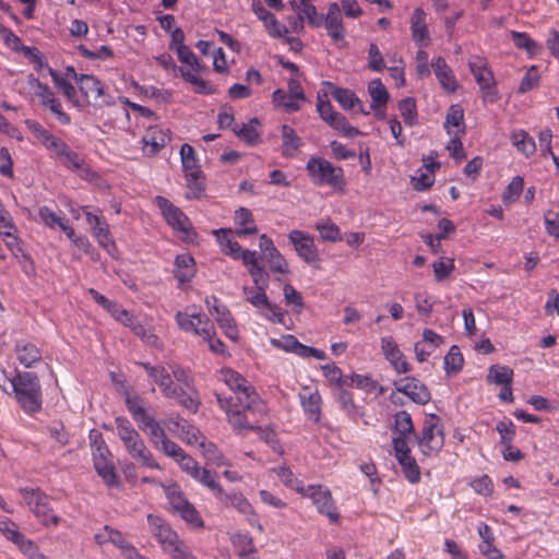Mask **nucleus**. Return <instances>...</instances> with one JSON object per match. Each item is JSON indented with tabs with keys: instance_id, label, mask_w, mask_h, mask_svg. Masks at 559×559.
Returning <instances> with one entry per match:
<instances>
[{
	"instance_id": "10",
	"label": "nucleus",
	"mask_w": 559,
	"mask_h": 559,
	"mask_svg": "<svg viewBox=\"0 0 559 559\" xmlns=\"http://www.w3.org/2000/svg\"><path fill=\"white\" fill-rule=\"evenodd\" d=\"M19 493L22 496L29 511L46 527H57L61 523V518L53 513L49 503V497L40 488L20 487Z\"/></svg>"
},
{
	"instance_id": "25",
	"label": "nucleus",
	"mask_w": 559,
	"mask_h": 559,
	"mask_svg": "<svg viewBox=\"0 0 559 559\" xmlns=\"http://www.w3.org/2000/svg\"><path fill=\"white\" fill-rule=\"evenodd\" d=\"M124 447L129 455L142 466L152 469H160V465L155 460L152 452L147 449L140 435L134 437V439L131 441L124 443Z\"/></svg>"
},
{
	"instance_id": "8",
	"label": "nucleus",
	"mask_w": 559,
	"mask_h": 559,
	"mask_svg": "<svg viewBox=\"0 0 559 559\" xmlns=\"http://www.w3.org/2000/svg\"><path fill=\"white\" fill-rule=\"evenodd\" d=\"M216 240L224 254L233 260H240L246 266L250 276L260 277L261 273L259 267L262 264L259 262L258 252L254 250L242 249L238 241L234 239L235 233L231 228H219L213 231Z\"/></svg>"
},
{
	"instance_id": "62",
	"label": "nucleus",
	"mask_w": 559,
	"mask_h": 559,
	"mask_svg": "<svg viewBox=\"0 0 559 559\" xmlns=\"http://www.w3.org/2000/svg\"><path fill=\"white\" fill-rule=\"evenodd\" d=\"M399 464L402 467V472L405 478L412 483L417 484L420 480V469L416 460L412 455L397 459Z\"/></svg>"
},
{
	"instance_id": "22",
	"label": "nucleus",
	"mask_w": 559,
	"mask_h": 559,
	"mask_svg": "<svg viewBox=\"0 0 559 559\" xmlns=\"http://www.w3.org/2000/svg\"><path fill=\"white\" fill-rule=\"evenodd\" d=\"M380 345L384 358L396 373L403 374L411 371V365L392 336L381 337Z\"/></svg>"
},
{
	"instance_id": "5",
	"label": "nucleus",
	"mask_w": 559,
	"mask_h": 559,
	"mask_svg": "<svg viewBox=\"0 0 559 559\" xmlns=\"http://www.w3.org/2000/svg\"><path fill=\"white\" fill-rule=\"evenodd\" d=\"M147 523L163 551L171 559H194L186 543L180 539L178 534L162 518L148 514Z\"/></svg>"
},
{
	"instance_id": "47",
	"label": "nucleus",
	"mask_w": 559,
	"mask_h": 559,
	"mask_svg": "<svg viewBox=\"0 0 559 559\" xmlns=\"http://www.w3.org/2000/svg\"><path fill=\"white\" fill-rule=\"evenodd\" d=\"M273 472L287 488L295 490L300 496L304 493L307 486L295 476L294 472L288 466L282 465L274 467Z\"/></svg>"
},
{
	"instance_id": "50",
	"label": "nucleus",
	"mask_w": 559,
	"mask_h": 559,
	"mask_svg": "<svg viewBox=\"0 0 559 559\" xmlns=\"http://www.w3.org/2000/svg\"><path fill=\"white\" fill-rule=\"evenodd\" d=\"M0 532L8 540L12 542L19 549L28 539L25 537V535H23L20 532L16 523H14L10 519H4L0 521Z\"/></svg>"
},
{
	"instance_id": "13",
	"label": "nucleus",
	"mask_w": 559,
	"mask_h": 559,
	"mask_svg": "<svg viewBox=\"0 0 559 559\" xmlns=\"http://www.w3.org/2000/svg\"><path fill=\"white\" fill-rule=\"evenodd\" d=\"M418 445L425 455L437 454L444 444V433L440 418L435 414L426 415Z\"/></svg>"
},
{
	"instance_id": "35",
	"label": "nucleus",
	"mask_w": 559,
	"mask_h": 559,
	"mask_svg": "<svg viewBox=\"0 0 559 559\" xmlns=\"http://www.w3.org/2000/svg\"><path fill=\"white\" fill-rule=\"evenodd\" d=\"M336 402L338 403L341 409L347 414V416L357 421L358 418L364 416L360 407L355 403L353 393L346 390V386H341L336 389Z\"/></svg>"
},
{
	"instance_id": "31",
	"label": "nucleus",
	"mask_w": 559,
	"mask_h": 559,
	"mask_svg": "<svg viewBox=\"0 0 559 559\" xmlns=\"http://www.w3.org/2000/svg\"><path fill=\"white\" fill-rule=\"evenodd\" d=\"M16 359L25 368H32L35 364L41 360V350L36 344L21 340L15 344L14 348Z\"/></svg>"
},
{
	"instance_id": "26",
	"label": "nucleus",
	"mask_w": 559,
	"mask_h": 559,
	"mask_svg": "<svg viewBox=\"0 0 559 559\" xmlns=\"http://www.w3.org/2000/svg\"><path fill=\"white\" fill-rule=\"evenodd\" d=\"M76 84L83 97L81 100L83 108L90 106L92 100H96L104 95V86L94 75L81 74L80 78H78Z\"/></svg>"
},
{
	"instance_id": "30",
	"label": "nucleus",
	"mask_w": 559,
	"mask_h": 559,
	"mask_svg": "<svg viewBox=\"0 0 559 559\" xmlns=\"http://www.w3.org/2000/svg\"><path fill=\"white\" fill-rule=\"evenodd\" d=\"M331 94L345 110H354L355 112L362 114L365 116L370 114L369 110L365 109L362 102L353 91L343 87H335L332 90Z\"/></svg>"
},
{
	"instance_id": "12",
	"label": "nucleus",
	"mask_w": 559,
	"mask_h": 559,
	"mask_svg": "<svg viewBox=\"0 0 559 559\" xmlns=\"http://www.w3.org/2000/svg\"><path fill=\"white\" fill-rule=\"evenodd\" d=\"M191 307L177 311L175 321L178 328L189 334L201 338H209L214 334V323L202 312L191 311Z\"/></svg>"
},
{
	"instance_id": "52",
	"label": "nucleus",
	"mask_w": 559,
	"mask_h": 559,
	"mask_svg": "<svg viewBox=\"0 0 559 559\" xmlns=\"http://www.w3.org/2000/svg\"><path fill=\"white\" fill-rule=\"evenodd\" d=\"M444 371L448 376L456 374L461 371L464 364V358L459 346L453 345L450 347L448 354L444 356Z\"/></svg>"
},
{
	"instance_id": "38",
	"label": "nucleus",
	"mask_w": 559,
	"mask_h": 559,
	"mask_svg": "<svg viewBox=\"0 0 559 559\" xmlns=\"http://www.w3.org/2000/svg\"><path fill=\"white\" fill-rule=\"evenodd\" d=\"M215 321L217 322L218 326L223 330L224 334L233 340L236 341L239 336V331L236 325L235 319L229 311L227 307H222L221 311L215 313L214 316Z\"/></svg>"
},
{
	"instance_id": "64",
	"label": "nucleus",
	"mask_w": 559,
	"mask_h": 559,
	"mask_svg": "<svg viewBox=\"0 0 559 559\" xmlns=\"http://www.w3.org/2000/svg\"><path fill=\"white\" fill-rule=\"evenodd\" d=\"M284 301L287 307H292L297 313H300L305 308L304 297L293 285L285 284L284 288Z\"/></svg>"
},
{
	"instance_id": "63",
	"label": "nucleus",
	"mask_w": 559,
	"mask_h": 559,
	"mask_svg": "<svg viewBox=\"0 0 559 559\" xmlns=\"http://www.w3.org/2000/svg\"><path fill=\"white\" fill-rule=\"evenodd\" d=\"M165 493L174 513L178 512L179 509L183 508L187 503L190 502L181 491L180 487L176 484L166 487Z\"/></svg>"
},
{
	"instance_id": "24",
	"label": "nucleus",
	"mask_w": 559,
	"mask_h": 559,
	"mask_svg": "<svg viewBox=\"0 0 559 559\" xmlns=\"http://www.w3.org/2000/svg\"><path fill=\"white\" fill-rule=\"evenodd\" d=\"M423 338L414 345L415 357L424 362L432 353L444 343V337L431 329H424Z\"/></svg>"
},
{
	"instance_id": "16",
	"label": "nucleus",
	"mask_w": 559,
	"mask_h": 559,
	"mask_svg": "<svg viewBox=\"0 0 559 559\" xmlns=\"http://www.w3.org/2000/svg\"><path fill=\"white\" fill-rule=\"evenodd\" d=\"M88 209L90 206H82V211L86 216L87 224L91 226L93 237L102 248H104L108 253L112 254L117 247L112 239L109 224L105 217L100 215V213H92L88 211Z\"/></svg>"
},
{
	"instance_id": "43",
	"label": "nucleus",
	"mask_w": 559,
	"mask_h": 559,
	"mask_svg": "<svg viewBox=\"0 0 559 559\" xmlns=\"http://www.w3.org/2000/svg\"><path fill=\"white\" fill-rule=\"evenodd\" d=\"M182 79L194 86V92L203 95H211L216 92L215 87L210 82L199 76L200 72H192L185 70L182 67L178 68Z\"/></svg>"
},
{
	"instance_id": "7",
	"label": "nucleus",
	"mask_w": 559,
	"mask_h": 559,
	"mask_svg": "<svg viewBox=\"0 0 559 559\" xmlns=\"http://www.w3.org/2000/svg\"><path fill=\"white\" fill-rule=\"evenodd\" d=\"M214 395L219 407L225 412L227 420L235 432L242 433L245 431L260 429L257 424L263 420L266 413L255 416L245 409L243 403L235 402L233 396H226L223 392L218 391H215Z\"/></svg>"
},
{
	"instance_id": "59",
	"label": "nucleus",
	"mask_w": 559,
	"mask_h": 559,
	"mask_svg": "<svg viewBox=\"0 0 559 559\" xmlns=\"http://www.w3.org/2000/svg\"><path fill=\"white\" fill-rule=\"evenodd\" d=\"M126 405L129 413L132 415L133 419L141 425L146 418L151 416L146 413L144 408L143 399L139 395H128L126 397Z\"/></svg>"
},
{
	"instance_id": "46",
	"label": "nucleus",
	"mask_w": 559,
	"mask_h": 559,
	"mask_svg": "<svg viewBox=\"0 0 559 559\" xmlns=\"http://www.w3.org/2000/svg\"><path fill=\"white\" fill-rule=\"evenodd\" d=\"M260 122L257 118L251 119L248 123L241 124V127L235 126L234 132L249 145H255L260 141V132L258 127Z\"/></svg>"
},
{
	"instance_id": "32",
	"label": "nucleus",
	"mask_w": 559,
	"mask_h": 559,
	"mask_svg": "<svg viewBox=\"0 0 559 559\" xmlns=\"http://www.w3.org/2000/svg\"><path fill=\"white\" fill-rule=\"evenodd\" d=\"M194 258L189 253L178 254L174 262V276L180 283H189L195 275Z\"/></svg>"
},
{
	"instance_id": "41",
	"label": "nucleus",
	"mask_w": 559,
	"mask_h": 559,
	"mask_svg": "<svg viewBox=\"0 0 559 559\" xmlns=\"http://www.w3.org/2000/svg\"><path fill=\"white\" fill-rule=\"evenodd\" d=\"M194 480L200 483L202 486L210 489L216 499L223 500V496H225V490L221 486V484L216 479V474L201 466L197 475H194Z\"/></svg>"
},
{
	"instance_id": "51",
	"label": "nucleus",
	"mask_w": 559,
	"mask_h": 559,
	"mask_svg": "<svg viewBox=\"0 0 559 559\" xmlns=\"http://www.w3.org/2000/svg\"><path fill=\"white\" fill-rule=\"evenodd\" d=\"M487 382L498 385L512 384L513 370L508 366L492 365L487 374Z\"/></svg>"
},
{
	"instance_id": "3",
	"label": "nucleus",
	"mask_w": 559,
	"mask_h": 559,
	"mask_svg": "<svg viewBox=\"0 0 559 559\" xmlns=\"http://www.w3.org/2000/svg\"><path fill=\"white\" fill-rule=\"evenodd\" d=\"M219 380L235 394L234 400L236 399L240 404L243 403L245 409L252 415L260 416L266 413L267 408L264 401L260 397L254 386L239 372L231 368H222Z\"/></svg>"
},
{
	"instance_id": "56",
	"label": "nucleus",
	"mask_w": 559,
	"mask_h": 559,
	"mask_svg": "<svg viewBox=\"0 0 559 559\" xmlns=\"http://www.w3.org/2000/svg\"><path fill=\"white\" fill-rule=\"evenodd\" d=\"M394 432L397 436L416 437L412 416L406 411H400L394 415Z\"/></svg>"
},
{
	"instance_id": "4",
	"label": "nucleus",
	"mask_w": 559,
	"mask_h": 559,
	"mask_svg": "<svg viewBox=\"0 0 559 559\" xmlns=\"http://www.w3.org/2000/svg\"><path fill=\"white\" fill-rule=\"evenodd\" d=\"M259 270L261 273L260 277L258 275L255 278L254 276H251L255 288L246 287L243 289L246 300L254 306L259 313L266 320L273 323L283 324L285 321V311L276 304L271 302L265 293L269 287V273L263 265L260 266Z\"/></svg>"
},
{
	"instance_id": "29",
	"label": "nucleus",
	"mask_w": 559,
	"mask_h": 559,
	"mask_svg": "<svg viewBox=\"0 0 559 559\" xmlns=\"http://www.w3.org/2000/svg\"><path fill=\"white\" fill-rule=\"evenodd\" d=\"M426 16L421 8H416L411 19L412 37L419 47H427L430 44Z\"/></svg>"
},
{
	"instance_id": "49",
	"label": "nucleus",
	"mask_w": 559,
	"mask_h": 559,
	"mask_svg": "<svg viewBox=\"0 0 559 559\" xmlns=\"http://www.w3.org/2000/svg\"><path fill=\"white\" fill-rule=\"evenodd\" d=\"M514 46L519 49H524L531 58L538 56L543 47L540 44L532 39L526 33L512 32L511 33Z\"/></svg>"
},
{
	"instance_id": "1",
	"label": "nucleus",
	"mask_w": 559,
	"mask_h": 559,
	"mask_svg": "<svg viewBox=\"0 0 559 559\" xmlns=\"http://www.w3.org/2000/svg\"><path fill=\"white\" fill-rule=\"evenodd\" d=\"M146 371L152 381L158 385L162 394L175 400L180 406L195 414L200 406V397L193 392L186 393L181 385H176L173 381L170 372L162 365H151L150 362H139Z\"/></svg>"
},
{
	"instance_id": "39",
	"label": "nucleus",
	"mask_w": 559,
	"mask_h": 559,
	"mask_svg": "<svg viewBox=\"0 0 559 559\" xmlns=\"http://www.w3.org/2000/svg\"><path fill=\"white\" fill-rule=\"evenodd\" d=\"M282 154L284 157H293L302 145V141L296 131L287 124L282 126Z\"/></svg>"
},
{
	"instance_id": "44",
	"label": "nucleus",
	"mask_w": 559,
	"mask_h": 559,
	"mask_svg": "<svg viewBox=\"0 0 559 559\" xmlns=\"http://www.w3.org/2000/svg\"><path fill=\"white\" fill-rule=\"evenodd\" d=\"M171 373L177 381L176 385H181L186 393H194L199 397V393L194 388V380L190 368L180 365H170Z\"/></svg>"
},
{
	"instance_id": "58",
	"label": "nucleus",
	"mask_w": 559,
	"mask_h": 559,
	"mask_svg": "<svg viewBox=\"0 0 559 559\" xmlns=\"http://www.w3.org/2000/svg\"><path fill=\"white\" fill-rule=\"evenodd\" d=\"M322 373L326 381L335 386L336 389L341 386H348V377L343 376V371L335 364H326L321 366Z\"/></svg>"
},
{
	"instance_id": "55",
	"label": "nucleus",
	"mask_w": 559,
	"mask_h": 559,
	"mask_svg": "<svg viewBox=\"0 0 559 559\" xmlns=\"http://www.w3.org/2000/svg\"><path fill=\"white\" fill-rule=\"evenodd\" d=\"M271 344H272V346H274L277 349H282L286 353H293L299 357H301V353H302L304 345H305V344L300 343L292 334L283 335L280 338H272Z\"/></svg>"
},
{
	"instance_id": "27",
	"label": "nucleus",
	"mask_w": 559,
	"mask_h": 559,
	"mask_svg": "<svg viewBox=\"0 0 559 559\" xmlns=\"http://www.w3.org/2000/svg\"><path fill=\"white\" fill-rule=\"evenodd\" d=\"M234 233L237 237L245 238L258 234L259 228L251 210L240 206L234 214Z\"/></svg>"
},
{
	"instance_id": "11",
	"label": "nucleus",
	"mask_w": 559,
	"mask_h": 559,
	"mask_svg": "<svg viewBox=\"0 0 559 559\" xmlns=\"http://www.w3.org/2000/svg\"><path fill=\"white\" fill-rule=\"evenodd\" d=\"M167 225L182 239H189L194 235L190 218L167 198L157 195L154 200Z\"/></svg>"
},
{
	"instance_id": "14",
	"label": "nucleus",
	"mask_w": 559,
	"mask_h": 559,
	"mask_svg": "<svg viewBox=\"0 0 559 559\" xmlns=\"http://www.w3.org/2000/svg\"><path fill=\"white\" fill-rule=\"evenodd\" d=\"M468 66L479 85L483 100L490 104L496 103L499 99L498 91L493 73L487 61L481 57H474L468 61Z\"/></svg>"
},
{
	"instance_id": "36",
	"label": "nucleus",
	"mask_w": 559,
	"mask_h": 559,
	"mask_svg": "<svg viewBox=\"0 0 559 559\" xmlns=\"http://www.w3.org/2000/svg\"><path fill=\"white\" fill-rule=\"evenodd\" d=\"M511 144L519 153L526 158L536 153V143L534 139L523 129H515L510 134Z\"/></svg>"
},
{
	"instance_id": "45",
	"label": "nucleus",
	"mask_w": 559,
	"mask_h": 559,
	"mask_svg": "<svg viewBox=\"0 0 559 559\" xmlns=\"http://www.w3.org/2000/svg\"><path fill=\"white\" fill-rule=\"evenodd\" d=\"M28 84L33 91L34 96L39 99V103L44 108H46L49 104L53 103L56 98H58L49 85L43 83L34 76L29 78Z\"/></svg>"
},
{
	"instance_id": "33",
	"label": "nucleus",
	"mask_w": 559,
	"mask_h": 559,
	"mask_svg": "<svg viewBox=\"0 0 559 559\" xmlns=\"http://www.w3.org/2000/svg\"><path fill=\"white\" fill-rule=\"evenodd\" d=\"M399 391L417 404L425 405L430 401L429 390L420 380L415 378H406L405 384Z\"/></svg>"
},
{
	"instance_id": "9",
	"label": "nucleus",
	"mask_w": 559,
	"mask_h": 559,
	"mask_svg": "<svg viewBox=\"0 0 559 559\" xmlns=\"http://www.w3.org/2000/svg\"><path fill=\"white\" fill-rule=\"evenodd\" d=\"M91 449L94 467L108 487H118L120 485L119 476L110 460L111 453L102 436V433L92 430L90 435Z\"/></svg>"
},
{
	"instance_id": "53",
	"label": "nucleus",
	"mask_w": 559,
	"mask_h": 559,
	"mask_svg": "<svg viewBox=\"0 0 559 559\" xmlns=\"http://www.w3.org/2000/svg\"><path fill=\"white\" fill-rule=\"evenodd\" d=\"M348 385H354L366 393H373L377 390L380 394L383 393V389L379 382L367 374L353 373L348 379Z\"/></svg>"
},
{
	"instance_id": "28",
	"label": "nucleus",
	"mask_w": 559,
	"mask_h": 559,
	"mask_svg": "<svg viewBox=\"0 0 559 559\" xmlns=\"http://www.w3.org/2000/svg\"><path fill=\"white\" fill-rule=\"evenodd\" d=\"M431 67L442 88L448 94L455 93L459 87V82L453 73V70L448 66L445 59L438 57L433 60Z\"/></svg>"
},
{
	"instance_id": "21",
	"label": "nucleus",
	"mask_w": 559,
	"mask_h": 559,
	"mask_svg": "<svg viewBox=\"0 0 559 559\" xmlns=\"http://www.w3.org/2000/svg\"><path fill=\"white\" fill-rule=\"evenodd\" d=\"M301 408L308 420L318 424L322 415V397L317 388L304 386L298 393Z\"/></svg>"
},
{
	"instance_id": "48",
	"label": "nucleus",
	"mask_w": 559,
	"mask_h": 559,
	"mask_svg": "<svg viewBox=\"0 0 559 559\" xmlns=\"http://www.w3.org/2000/svg\"><path fill=\"white\" fill-rule=\"evenodd\" d=\"M230 542L238 557H243L250 552H258L253 538L248 532L233 534Z\"/></svg>"
},
{
	"instance_id": "17",
	"label": "nucleus",
	"mask_w": 559,
	"mask_h": 559,
	"mask_svg": "<svg viewBox=\"0 0 559 559\" xmlns=\"http://www.w3.org/2000/svg\"><path fill=\"white\" fill-rule=\"evenodd\" d=\"M288 240L293 245L297 255L307 264H314L320 261V252L314 242V237L294 229L288 234Z\"/></svg>"
},
{
	"instance_id": "40",
	"label": "nucleus",
	"mask_w": 559,
	"mask_h": 559,
	"mask_svg": "<svg viewBox=\"0 0 559 559\" xmlns=\"http://www.w3.org/2000/svg\"><path fill=\"white\" fill-rule=\"evenodd\" d=\"M368 93L371 97L370 109L376 110L385 107L389 100V93L380 79H373L368 84Z\"/></svg>"
},
{
	"instance_id": "57",
	"label": "nucleus",
	"mask_w": 559,
	"mask_h": 559,
	"mask_svg": "<svg viewBox=\"0 0 559 559\" xmlns=\"http://www.w3.org/2000/svg\"><path fill=\"white\" fill-rule=\"evenodd\" d=\"M176 425L179 428L181 439L188 444H198L201 448L206 441L204 435L197 427L188 424L187 421H183V424L177 423Z\"/></svg>"
},
{
	"instance_id": "37",
	"label": "nucleus",
	"mask_w": 559,
	"mask_h": 559,
	"mask_svg": "<svg viewBox=\"0 0 559 559\" xmlns=\"http://www.w3.org/2000/svg\"><path fill=\"white\" fill-rule=\"evenodd\" d=\"M49 75L51 76L55 85L62 92L64 97L70 102L74 107L82 109L83 104L81 99L78 97L76 90L73 84L68 82L66 79L61 78L59 73L49 68Z\"/></svg>"
},
{
	"instance_id": "42",
	"label": "nucleus",
	"mask_w": 559,
	"mask_h": 559,
	"mask_svg": "<svg viewBox=\"0 0 559 559\" xmlns=\"http://www.w3.org/2000/svg\"><path fill=\"white\" fill-rule=\"evenodd\" d=\"M188 192L187 199H200L205 191V177L203 171L186 173Z\"/></svg>"
},
{
	"instance_id": "61",
	"label": "nucleus",
	"mask_w": 559,
	"mask_h": 559,
	"mask_svg": "<svg viewBox=\"0 0 559 559\" xmlns=\"http://www.w3.org/2000/svg\"><path fill=\"white\" fill-rule=\"evenodd\" d=\"M180 157L183 173L200 171L201 166L194 148L190 144H182L180 147Z\"/></svg>"
},
{
	"instance_id": "34",
	"label": "nucleus",
	"mask_w": 559,
	"mask_h": 559,
	"mask_svg": "<svg viewBox=\"0 0 559 559\" xmlns=\"http://www.w3.org/2000/svg\"><path fill=\"white\" fill-rule=\"evenodd\" d=\"M478 535L483 543L479 545L480 552L489 559H502L503 554L495 547V535L492 528L486 524L480 523L478 526Z\"/></svg>"
},
{
	"instance_id": "2",
	"label": "nucleus",
	"mask_w": 559,
	"mask_h": 559,
	"mask_svg": "<svg viewBox=\"0 0 559 559\" xmlns=\"http://www.w3.org/2000/svg\"><path fill=\"white\" fill-rule=\"evenodd\" d=\"M14 399L24 413L34 415L43 408V390L38 376L31 371H17L9 379Z\"/></svg>"
},
{
	"instance_id": "60",
	"label": "nucleus",
	"mask_w": 559,
	"mask_h": 559,
	"mask_svg": "<svg viewBox=\"0 0 559 559\" xmlns=\"http://www.w3.org/2000/svg\"><path fill=\"white\" fill-rule=\"evenodd\" d=\"M524 189V179L521 176H515L512 178V180L509 182V185L506 187L501 200L503 204L510 205L514 202H516L522 194Z\"/></svg>"
},
{
	"instance_id": "20",
	"label": "nucleus",
	"mask_w": 559,
	"mask_h": 559,
	"mask_svg": "<svg viewBox=\"0 0 559 559\" xmlns=\"http://www.w3.org/2000/svg\"><path fill=\"white\" fill-rule=\"evenodd\" d=\"M323 25L334 44L338 45L345 41L346 29L338 3L332 2L329 4L326 14L323 16Z\"/></svg>"
},
{
	"instance_id": "19",
	"label": "nucleus",
	"mask_w": 559,
	"mask_h": 559,
	"mask_svg": "<svg viewBox=\"0 0 559 559\" xmlns=\"http://www.w3.org/2000/svg\"><path fill=\"white\" fill-rule=\"evenodd\" d=\"M25 124L29 132L40 142L53 156L59 157L64 153L68 144L60 138L52 134L36 120H26Z\"/></svg>"
},
{
	"instance_id": "18",
	"label": "nucleus",
	"mask_w": 559,
	"mask_h": 559,
	"mask_svg": "<svg viewBox=\"0 0 559 559\" xmlns=\"http://www.w3.org/2000/svg\"><path fill=\"white\" fill-rule=\"evenodd\" d=\"M226 507L235 508L239 513L246 516L248 524L258 530L259 533L264 531L263 525L260 522L258 513L254 511L250 501L243 496L242 492H231L223 496V500H219Z\"/></svg>"
},
{
	"instance_id": "15",
	"label": "nucleus",
	"mask_w": 559,
	"mask_h": 559,
	"mask_svg": "<svg viewBox=\"0 0 559 559\" xmlns=\"http://www.w3.org/2000/svg\"><path fill=\"white\" fill-rule=\"evenodd\" d=\"M309 498L317 511L326 516L331 523H338L340 512L330 489L323 485H308L301 493Z\"/></svg>"
},
{
	"instance_id": "23",
	"label": "nucleus",
	"mask_w": 559,
	"mask_h": 559,
	"mask_svg": "<svg viewBox=\"0 0 559 559\" xmlns=\"http://www.w3.org/2000/svg\"><path fill=\"white\" fill-rule=\"evenodd\" d=\"M170 141L168 129L159 126L148 127L142 138L143 153L147 156H154Z\"/></svg>"
},
{
	"instance_id": "6",
	"label": "nucleus",
	"mask_w": 559,
	"mask_h": 559,
	"mask_svg": "<svg viewBox=\"0 0 559 559\" xmlns=\"http://www.w3.org/2000/svg\"><path fill=\"white\" fill-rule=\"evenodd\" d=\"M306 171L314 186H326L341 193L345 191L347 182L341 166H335L323 157L311 156L306 164Z\"/></svg>"
},
{
	"instance_id": "54",
	"label": "nucleus",
	"mask_w": 559,
	"mask_h": 559,
	"mask_svg": "<svg viewBox=\"0 0 559 559\" xmlns=\"http://www.w3.org/2000/svg\"><path fill=\"white\" fill-rule=\"evenodd\" d=\"M322 241L338 242L342 240L340 227L330 219L318 222L314 225Z\"/></svg>"
}]
</instances>
